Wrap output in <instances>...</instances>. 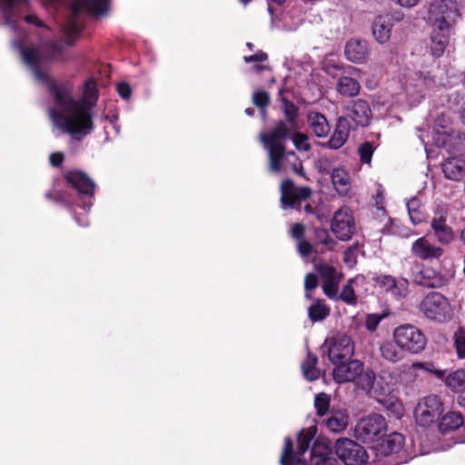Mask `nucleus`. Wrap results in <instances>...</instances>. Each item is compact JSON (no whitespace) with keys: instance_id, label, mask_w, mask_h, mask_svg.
Masks as SVG:
<instances>
[{"instance_id":"obj_1","label":"nucleus","mask_w":465,"mask_h":465,"mask_svg":"<svg viewBox=\"0 0 465 465\" xmlns=\"http://www.w3.org/2000/svg\"><path fill=\"white\" fill-rule=\"evenodd\" d=\"M26 6L27 0H0V11L5 25L15 34L12 47L17 50L35 80L47 88L53 98L54 104L48 108L53 127L59 133L69 134L73 139L80 141L94 129L93 109L98 97L96 84L93 79L87 80L83 97L77 99L73 94V85L70 83L55 82L48 77L46 64L50 60L59 58L63 47L56 42L48 45L45 51L34 45H26L27 35L17 25Z\"/></svg>"},{"instance_id":"obj_2","label":"nucleus","mask_w":465,"mask_h":465,"mask_svg":"<svg viewBox=\"0 0 465 465\" xmlns=\"http://www.w3.org/2000/svg\"><path fill=\"white\" fill-rule=\"evenodd\" d=\"M285 121H279L269 134L262 133L260 141L269 155V170L272 173H285L292 170L297 174L303 175L302 163L293 152H286L284 143L289 140L291 134L299 129L297 109L292 104L284 108Z\"/></svg>"},{"instance_id":"obj_3","label":"nucleus","mask_w":465,"mask_h":465,"mask_svg":"<svg viewBox=\"0 0 465 465\" xmlns=\"http://www.w3.org/2000/svg\"><path fill=\"white\" fill-rule=\"evenodd\" d=\"M43 6L59 23L67 45H72L84 28V15H105L109 0H41Z\"/></svg>"},{"instance_id":"obj_4","label":"nucleus","mask_w":465,"mask_h":465,"mask_svg":"<svg viewBox=\"0 0 465 465\" xmlns=\"http://www.w3.org/2000/svg\"><path fill=\"white\" fill-rule=\"evenodd\" d=\"M317 427L310 426L301 430L298 435V450L293 452L292 441L290 438H285V444L281 457L282 465H308L304 455L308 452L311 442L313 441L310 452V459L313 464L318 459L332 458L331 456V447L329 441L318 437Z\"/></svg>"},{"instance_id":"obj_5","label":"nucleus","mask_w":465,"mask_h":465,"mask_svg":"<svg viewBox=\"0 0 465 465\" xmlns=\"http://www.w3.org/2000/svg\"><path fill=\"white\" fill-rule=\"evenodd\" d=\"M333 379L338 383L353 382L361 390L370 391L375 381V373L371 369H365L362 361L352 360L336 364Z\"/></svg>"},{"instance_id":"obj_6","label":"nucleus","mask_w":465,"mask_h":465,"mask_svg":"<svg viewBox=\"0 0 465 465\" xmlns=\"http://www.w3.org/2000/svg\"><path fill=\"white\" fill-rule=\"evenodd\" d=\"M65 180L69 184H71L73 188L78 192V200L81 202V203H77V205L83 209L84 212L80 217L76 211L72 209L74 220L80 226H86L88 225V219L86 214L93 205L92 199L94 195L95 184L94 181L87 176L86 173L78 170L67 172L65 174Z\"/></svg>"},{"instance_id":"obj_7","label":"nucleus","mask_w":465,"mask_h":465,"mask_svg":"<svg viewBox=\"0 0 465 465\" xmlns=\"http://www.w3.org/2000/svg\"><path fill=\"white\" fill-rule=\"evenodd\" d=\"M392 339L405 353L411 355L420 354L427 345V338L422 331L408 323L396 327L392 331Z\"/></svg>"},{"instance_id":"obj_8","label":"nucleus","mask_w":465,"mask_h":465,"mask_svg":"<svg viewBox=\"0 0 465 465\" xmlns=\"http://www.w3.org/2000/svg\"><path fill=\"white\" fill-rule=\"evenodd\" d=\"M419 308L425 317L439 322H444L451 314L448 299L437 292L428 293L421 300Z\"/></svg>"},{"instance_id":"obj_9","label":"nucleus","mask_w":465,"mask_h":465,"mask_svg":"<svg viewBox=\"0 0 465 465\" xmlns=\"http://www.w3.org/2000/svg\"><path fill=\"white\" fill-rule=\"evenodd\" d=\"M323 348L329 360L334 365L350 360L354 354V343L351 338L342 333L328 337Z\"/></svg>"},{"instance_id":"obj_10","label":"nucleus","mask_w":465,"mask_h":465,"mask_svg":"<svg viewBox=\"0 0 465 465\" xmlns=\"http://www.w3.org/2000/svg\"><path fill=\"white\" fill-rule=\"evenodd\" d=\"M387 430L385 418L378 413H373L361 418L355 426V436L364 442H371L380 440Z\"/></svg>"},{"instance_id":"obj_11","label":"nucleus","mask_w":465,"mask_h":465,"mask_svg":"<svg viewBox=\"0 0 465 465\" xmlns=\"http://www.w3.org/2000/svg\"><path fill=\"white\" fill-rule=\"evenodd\" d=\"M432 26L440 30L452 29L453 24L460 16L458 3L455 0H440L430 7Z\"/></svg>"},{"instance_id":"obj_12","label":"nucleus","mask_w":465,"mask_h":465,"mask_svg":"<svg viewBox=\"0 0 465 465\" xmlns=\"http://www.w3.org/2000/svg\"><path fill=\"white\" fill-rule=\"evenodd\" d=\"M335 453L345 465H365L369 456L366 450L348 438H341L334 445Z\"/></svg>"},{"instance_id":"obj_13","label":"nucleus","mask_w":465,"mask_h":465,"mask_svg":"<svg viewBox=\"0 0 465 465\" xmlns=\"http://www.w3.org/2000/svg\"><path fill=\"white\" fill-rule=\"evenodd\" d=\"M331 230L341 241L347 242L352 238L356 232V223L349 206L343 205L333 213Z\"/></svg>"},{"instance_id":"obj_14","label":"nucleus","mask_w":465,"mask_h":465,"mask_svg":"<svg viewBox=\"0 0 465 465\" xmlns=\"http://www.w3.org/2000/svg\"><path fill=\"white\" fill-rule=\"evenodd\" d=\"M443 412V404L437 395L422 398L414 410L416 422L420 426H429L439 420Z\"/></svg>"},{"instance_id":"obj_15","label":"nucleus","mask_w":465,"mask_h":465,"mask_svg":"<svg viewBox=\"0 0 465 465\" xmlns=\"http://www.w3.org/2000/svg\"><path fill=\"white\" fill-rule=\"evenodd\" d=\"M443 84L442 82H436L430 73L424 74L422 72H419L406 81L404 89L411 103H419L424 95V88L433 89Z\"/></svg>"},{"instance_id":"obj_16","label":"nucleus","mask_w":465,"mask_h":465,"mask_svg":"<svg viewBox=\"0 0 465 465\" xmlns=\"http://www.w3.org/2000/svg\"><path fill=\"white\" fill-rule=\"evenodd\" d=\"M312 193L309 187H296L287 179L281 184V203L283 209H298L301 202L308 199Z\"/></svg>"},{"instance_id":"obj_17","label":"nucleus","mask_w":465,"mask_h":465,"mask_svg":"<svg viewBox=\"0 0 465 465\" xmlns=\"http://www.w3.org/2000/svg\"><path fill=\"white\" fill-rule=\"evenodd\" d=\"M315 270L322 279V291L330 299H338L339 285L342 274L335 267L328 263H316Z\"/></svg>"},{"instance_id":"obj_18","label":"nucleus","mask_w":465,"mask_h":465,"mask_svg":"<svg viewBox=\"0 0 465 465\" xmlns=\"http://www.w3.org/2000/svg\"><path fill=\"white\" fill-rule=\"evenodd\" d=\"M403 15L400 12L377 16L372 24V35L379 44H385L391 38V28L401 22Z\"/></svg>"},{"instance_id":"obj_19","label":"nucleus","mask_w":465,"mask_h":465,"mask_svg":"<svg viewBox=\"0 0 465 465\" xmlns=\"http://www.w3.org/2000/svg\"><path fill=\"white\" fill-rule=\"evenodd\" d=\"M414 281L425 288H440L447 284L448 279L431 267L422 266L413 271Z\"/></svg>"},{"instance_id":"obj_20","label":"nucleus","mask_w":465,"mask_h":465,"mask_svg":"<svg viewBox=\"0 0 465 465\" xmlns=\"http://www.w3.org/2000/svg\"><path fill=\"white\" fill-rule=\"evenodd\" d=\"M350 416L345 409H331L322 420L323 426L331 433L340 434L346 430Z\"/></svg>"},{"instance_id":"obj_21","label":"nucleus","mask_w":465,"mask_h":465,"mask_svg":"<svg viewBox=\"0 0 465 465\" xmlns=\"http://www.w3.org/2000/svg\"><path fill=\"white\" fill-rule=\"evenodd\" d=\"M377 283L395 298H404L408 294L409 282L405 278H394L391 275H381Z\"/></svg>"},{"instance_id":"obj_22","label":"nucleus","mask_w":465,"mask_h":465,"mask_svg":"<svg viewBox=\"0 0 465 465\" xmlns=\"http://www.w3.org/2000/svg\"><path fill=\"white\" fill-rule=\"evenodd\" d=\"M411 253L421 259H438L443 254V249L440 246L431 244L426 237L417 239L411 245Z\"/></svg>"},{"instance_id":"obj_23","label":"nucleus","mask_w":465,"mask_h":465,"mask_svg":"<svg viewBox=\"0 0 465 465\" xmlns=\"http://www.w3.org/2000/svg\"><path fill=\"white\" fill-rule=\"evenodd\" d=\"M442 172L449 180H461L465 176V154L446 159L442 163Z\"/></svg>"},{"instance_id":"obj_24","label":"nucleus","mask_w":465,"mask_h":465,"mask_svg":"<svg viewBox=\"0 0 465 465\" xmlns=\"http://www.w3.org/2000/svg\"><path fill=\"white\" fill-rule=\"evenodd\" d=\"M348 116L358 125L366 126L371 117V108L368 103L362 99L354 101L347 108Z\"/></svg>"},{"instance_id":"obj_25","label":"nucleus","mask_w":465,"mask_h":465,"mask_svg":"<svg viewBox=\"0 0 465 465\" xmlns=\"http://www.w3.org/2000/svg\"><path fill=\"white\" fill-rule=\"evenodd\" d=\"M345 55L352 63H364L369 55L368 43L358 39L350 40L345 45Z\"/></svg>"},{"instance_id":"obj_26","label":"nucleus","mask_w":465,"mask_h":465,"mask_svg":"<svg viewBox=\"0 0 465 465\" xmlns=\"http://www.w3.org/2000/svg\"><path fill=\"white\" fill-rule=\"evenodd\" d=\"M451 30L452 29L443 31L440 30L437 26H433L430 51L434 57L438 58L443 54L449 45Z\"/></svg>"},{"instance_id":"obj_27","label":"nucleus","mask_w":465,"mask_h":465,"mask_svg":"<svg viewBox=\"0 0 465 465\" xmlns=\"http://www.w3.org/2000/svg\"><path fill=\"white\" fill-rule=\"evenodd\" d=\"M331 183L341 196H349L351 190V178L343 168H334L331 173Z\"/></svg>"},{"instance_id":"obj_28","label":"nucleus","mask_w":465,"mask_h":465,"mask_svg":"<svg viewBox=\"0 0 465 465\" xmlns=\"http://www.w3.org/2000/svg\"><path fill=\"white\" fill-rule=\"evenodd\" d=\"M450 124L449 117L441 112L438 114L434 123L432 141L437 147H445L449 139L448 125Z\"/></svg>"},{"instance_id":"obj_29","label":"nucleus","mask_w":465,"mask_h":465,"mask_svg":"<svg viewBox=\"0 0 465 465\" xmlns=\"http://www.w3.org/2000/svg\"><path fill=\"white\" fill-rule=\"evenodd\" d=\"M307 122L312 133L317 137H326L331 131L327 118L321 113L310 112L307 116Z\"/></svg>"},{"instance_id":"obj_30","label":"nucleus","mask_w":465,"mask_h":465,"mask_svg":"<svg viewBox=\"0 0 465 465\" xmlns=\"http://www.w3.org/2000/svg\"><path fill=\"white\" fill-rule=\"evenodd\" d=\"M350 134L348 120L345 117H340L333 134L328 142L330 148L339 149L347 141Z\"/></svg>"},{"instance_id":"obj_31","label":"nucleus","mask_w":465,"mask_h":465,"mask_svg":"<svg viewBox=\"0 0 465 465\" xmlns=\"http://www.w3.org/2000/svg\"><path fill=\"white\" fill-rule=\"evenodd\" d=\"M380 352L385 361L392 363L402 361L405 354L404 351L399 347L393 339L392 341H383L380 344Z\"/></svg>"},{"instance_id":"obj_32","label":"nucleus","mask_w":465,"mask_h":465,"mask_svg":"<svg viewBox=\"0 0 465 465\" xmlns=\"http://www.w3.org/2000/svg\"><path fill=\"white\" fill-rule=\"evenodd\" d=\"M404 445V437L398 432L391 433L381 443V451L384 455L398 453Z\"/></svg>"},{"instance_id":"obj_33","label":"nucleus","mask_w":465,"mask_h":465,"mask_svg":"<svg viewBox=\"0 0 465 465\" xmlns=\"http://www.w3.org/2000/svg\"><path fill=\"white\" fill-rule=\"evenodd\" d=\"M463 417L460 413L455 411L447 412L442 416L439 422V430L441 433H447L461 427Z\"/></svg>"},{"instance_id":"obj_34","label":"nucleus","mask_w":465,"mask_h":465,"mask_svg":"<svg viewBox=\"0 0 465 465\" xmlns=\"http://www.w3.org/2000/svg\"><path fill=\"white\" fill-rule=\"evenodd\" d=\"M360 88L358 81L348 76L341 77L337 83V91L344 96L352 97L357 95Z\"/></svg>"},{"instance_id":"obj_35","label":"nucleus","mask_w":465,"mask_h":465,"mask_svg":"<svg viewBox=\"0 0 465 465\" xmlns=\"http://www.w3.org/2000/svg\"><path fill=\"white\" fill-rule=\"evenodd\" d=\"M445 385L456 392L465 391V370L460 369L450 373L445 378Z\"/></svg>"},{"instance_id":"obj_36","label":"nucleus","mask_w":465,"mask_h":465,"mask_svg":"<svg viewBox=\"0 0 465 465\" xmlns=\"http://www.w3.org/2000/svg\"><path fill=\"white\" fill-rule=\"evenodd\" d=\"M329 314V307L321 300L314 301L308 308V316L312 322L323 321Z\"/></svg>"},{"instance_id":"obj_37","label":"nucleus","mask_w":465,"mask_h":465,"mask_svg":"<svg viewBox=\"0 0 465 465\" xmlns=\"http://www.w3.org/2000/svg\"><path fill=\"white\" fill-rule=\"evenodd\" d=\"M408 213L414 225L420 224L424 220L423 212L420 209L421 203L418 197H412L406 203Z\"/></svg>"},{"instance_id":"obj_38","label":"nucleus","mask_w":465,"mask_h":465,"mask_svg":"<svg viewBox=\"0 0 465 465\" xmlns=\"http://www.w3.org/2000/svg\"><path fill=\"white\" fill-rule=\"evenodd\" d=\"M316 356L308 353L306 360L302 364L303 375L308 381H315L320 376V371L316 368Z\"/></svg>"},{"instance_id":"obj_39","label":"nucleus","mask_w":465,"mask_h":465,"mask_svg":"<svg viewBox=\"0 0 465 465\" xmlns=\"http://www.w3.org/2000/svg\"><path fill=\"white\" fill-rule=\"evenodd\" d=\"M390 315L389 311H383L379 313H369L365 317V328L369 331H374L377 330L381 321L386 319Z\"/></svg>"},{"instance_id":"obj_40","label":"nucleus","mask_w":465,"mask_h":465,"mask_svg":"<svg viewBox=\"0 0 465 465\" xmlns=\"http://www.w3.org/2000/svg\"><path fill=\"white\" fill-rule=\"evenodd\" d=\"M314 407L319 417L328 415L330 409V397L326 393H319L314 398Z\"/></svg>"},{"instance_id":"obj_41","label":"nucleus","mask_w":465,"mask_h":465,"mask_svg":"<svg viewBox=\"0 0 465 465\" xmlns=\"http://www.w3.org/2000/svg\"><path fill=\"white\" fill-rule=\"evenodd\" d=\"M354 282V279L349 280L348 282L343 286L341 294H338V299H341L342 302L350 305H354L357 302V298L352 287Z\"/></svg>"},{"instance_id":"obj_42","label":"nucleus","mask_w":465,"mask_h":465,"mask_svg":"<svg viewBox=\"0 0 465 465\" xmlns=\"http://www.w3.org/2000/svg\"><path fill=\"white\" fill-rule=\"evenodd\" d=\"M433 233L437 241L442 244H449L455 238V234L452 228L450 227L448 224L434 231Z\"/></svg>"},{"instance_id":"obj_43","label":"nucleus","mask_w":465,"mask_h":465,"mask_svg":"<svg viewBox=\"0 0 465 465\" xmlns=\"http://www.w3.org/2000/svg\"><path fill=\"white\" fill-rule=\"evenodd\" d=\"M453 339L458 357L460 359H465V331L463 329L457 330Z\"/></svg>"},{"instance_id":"obj_44","label":"nucleus","mask_w":465,"mask_h":465,"mask_svg":"<svg viewBox=\"0 0 465 465\" xmlns=\"http://www.w3.org/2000/svg\"><path fill=\"white\" fill-rule=\"evenodd\" d=\"M375 145L371 142H365L359 147V155L361 158V161L363 163L370 164L371 162L372 154L375 151Z\"/></svg>"},{"instance_id":"obj_45","label":"nucleus","mask_w":465,"mask_h":465,"mask_svg":"<svg viewBox=\"0 0 465 465\" xmlns=\"http://www.w3.org/2000/svg\"><path fill=\"white\" fill-rule=\"evenodd\" d=\"M315 234L318 242L325 246L327 250L331 251L336 247L337 242L329 235L326 230L318 229Z\"/></svg>"},{"instance_id":"obj_46","label":"nucleus","mask_w":465,"mask_h":465,"mask_svg":"<svg viewBox=\"0 0 465 465\" xmlns=\"http://www.w3.org/2000/svg\"><path fill=\"white\" fill-rule=\"evenodd\" d=\"M292 139L295 148L299 151H309L311 146L308 143V136L302 133H294L293 135L291 134L290 138Z\"/></svg>"},{"instance_id":"obj_47","label":"nucleus","mask_w":465,"mask_h":465,"mask_svg":"<svg viewBox=\"0 0 465 465\" xmlns=\"http://www.w3.org/2000/svg\"><path fill=\"white\" fill-rule=\"evenodd\" d=\"M318 286V278L314 273H308L304 279V289H305V298L311 300L312 295L311 292L317 288Z\"/></svg>"},{"instance_id":"obj_48","label":"nucleus","mask_w":465,"mask_h":465,"mask_svg":"<svg viewBox=\"0 0 465 465\" xmlns=\"http://www.w3.org/2000/svg\"><path fill=\"white\" fill-rule=\"evenodd\" d=\"M357 251H358V246L355 244V245L349 247L344 252L343 262L350 268H352L357 263Z\"/></svg>"},{"instance_id":"obj_49","label":"nucleus","mask_w":465,"mask_h":465,"mask_svg":"<svg viewBox=\"0 0 465 465\" xmlns=\"http://www.w3.org/2000/svg\"><path fill=\"white\" fill-rule=\"evenodd\" d=\"M269 94L264 91H257L252 95L253 104L260 109H264L269 103Z\"/></svg>"},{"instance_id":"obj_50","label":"nucleus","mask_w":465,"mask_h":465,"mask_svg":"<svg viewBox=\"0 0 465 465\" xmlns=\"http://www.w3.org/2000/svg\"><path fill=\"white\" fill-rule=\"evenodd\" d=\"M413 370H423L428 372H433L437 377L440 378L443 376V371L439 370H434L433 365L428 362H414L411 365Z\"/></svg>"},{"instance_id":"obj_51","label":"nucleus","mask_w":465,"mask_h":465,"mask_svg":"<svg viewBox=\"0 0 465 465\" xmlns=\"http://www.w3.org/2000/svg\"><path fill=\"white\" fill-rule=\"evenodd\" d=\"M297 250L302 257L306 258L312 253L313 246L308 241L301 240L297 244Z\"/></svg>"},{"instance_id":"obj_52","label":"nucleus","mask_w":465,"mask_h":465,"mask_svg":"<svg viewBox=\"0 0 465 465\" xmlns=\"http://www.w3.org/2000/svg\"><path fill=\"white\" fill-rule=\"evenodd\" d=\"M447 224V215L443 213H436L430 222L432 231H436Z\"/></svg>"},{"instance_id":"obj_53","label":"nucleus","mask_w":465,"mask_h":465,"mask_svg":"<svg viewBox=\"0 0 465 465\" xmlns=\"http://www.w3.org/2000/svg\"><path fill=\"white\" fill-rule=\"evenodd\" d=\"M375 203L377 207V215L380 217H383L384 219H387L389 222L391 219L387 216V213L384 208V202H383V196L380 191H378L376 198H375Z\"/></svg>"},{"instance_id":"obj_54","label":"nucleus","mask_w":465,"mask_h":465,"mask_svg":"<svg viewBox=\"0 0 465 465\" xmlns=\"http://www.w3.org/2000/svg\"><path fill=\"white\" fill-rule=\"evenodd\" d=\"M117 94L124 100H128L132 95V88L129 84L121 82L116 85Z\"/></svg>"},{"instance_id":"obj_55","label":"nucleus","mask_w":465,"mask_h":465,"mask_svg":"<svg viewBox=\"0 0 465 465\" xmlns=\"http://www.w3.org/2000/svg\"><path fill=\"white\" fill-rule=\"evenodd\" d=\"M45 197L47 199L54 200L55 202L59 203H63V204H65V205L71 207V203L68 199L67 194L64 192L59 191L56 193L55 196H54L52 194V193H46Z\"/></svg>"},{"instance_id":"obj_56","label":"nucleus","mask_w":465,"mask_h":465,"mask_svg":"<svg viewBox=\"0 0 465 465\" xmlns=\"http://www.w3.org/2000/svg\"><path fill=\"white\" fill-rule=\"evenodd\" d=\"M267 58H268V56L265 53L259 51L258 53H256L252 55L244 56L243 60L245 63L250 64V63L264 62L267 60Z\"/></svg>"},{"instance_id":"obj_57","label":"nucleus","mask_w":465,"mask_h":465,"mask_svg":"<svg viewBox=\"0 0 465 465\" xmlns=\"http://www.w3.org/2000/svg\"><path fill=\"white\" fill-rule=\"evenodd\" d=\"M49 161L53 166H60L64 162V155L61 153H54L50 155Z\"/></svg>"},{"instance_id":"obj_58","label":"nucleus","mask_w":465,"mask_h":465,"mask_svg":"<svg viewBox=\"0 0 465 465\" xmlns=\"http://www.w3.org/2000/svg\"><path fill=\"white\" fill-rule=\"evenodd\" d=\"M304 232V227L300 223H295L292 225L291 230V234L295 239H300L302 237Z\"/></svg>"},{"instance_id":"obj_59","label":"nucleus","mask_w":465,"mask_h":465,"mask_svg":"<svg viewBox=\"0 0 465 465\" xmlns=\"http://www.w3.org/2000/svg\"><path fill=\"white\" fill-rule=\"evenodd\" d=\"M25 20L28 24L35 25L37 27H45V24L35 15H28L25 17Z\"/></svg>"},{"instance_id":"obj_60","label":"nucleus","mask_w":465,"mask_h":465,"mask_svg":"<svg viewBox=\"0 0 465 465\" xmlns=\"http://www.w3.org/2000/svg\"><path fill=\"white\" fill-rule=\"evenodd\" d=\"M311 465H341L335 458L318 459L313 464Z\"/></svg>"},{"instance_id":"obj_61","label":"nucleus","mask_w":465,"mask_h":465,"mask_svg":"<svg viewBox=\"0 0 465 465\" xmlns=\"http://www.w3.org/2000/svg\"><path fill=\"white\" fill-rule=\"evenodd\" d=\"M420 0H396V2L402 7L411 8L415 6Z\"/></svg>"},{"instance_id":"obj_62","label":"nucleus","mask_w":465,"mask_h":465,"mask_svg":"<svg viewBox=\"0 0 465 465\" xmlns=\"http://www.w3.org/2000/svg\"><path fill=\"white\" fill-rule=\"evenodd\" d=\"M419 139L420 140V142L424 145V150H425V152L427 153V157H430V150L429 149V144H430V141L429 135H427V139H426V137H424L422 134H419Z\"/></svg>"},{"instance_id":"obj_63","label":"nucleus","mask_w":465,"mask_h":465,"mask_svg":"<svg viewBox=\"0 0 465 465\" xmlns=\"http://www.w3.org/2000/svg\"><path fill=\"white\" fill-rule=\"evenodd\" d=\"M118 116L117 115H113L112 117L106 115L105 116V119L106 120H109L111 124L113 125L114 129L115 130L116 134H119L120 132V127L116 124L115 121L117 120Z\"/></svg>"},{"instance_id":"obj_64","label":"nucleus","mask_w":465,"mask_h":465,"mask_svg":"<svg viewBox=\"0 0 465 465\" xmlns=\"http://www.w3.org/2000/svg\"><path fill=\"white\" fill-rule=\"evenodd\" d=\"M458 402L461 407L465 408V394H460L459 396Z\"/></svg>"}]
</instances>
